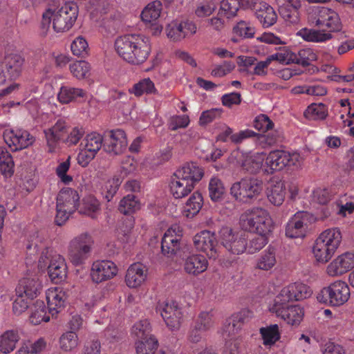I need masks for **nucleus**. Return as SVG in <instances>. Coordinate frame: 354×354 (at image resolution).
Masks as SVG:
<instances>
[{"instance_id":"nucleus-1","label":"nucleus","mask_w":354,"mask_h":354,"mask_svg":"<svg viewBox=\"0 0 354 354\" xmlns=\"http://www.w3.org/2000/svg\"><path fill=\"white\" fill-rule=\"evenodd\" d=\"M114 46L118 55L133 65L143 64L151 51L149 37L142 34H127L118 37Z\"/></svg>"},{"instance_id":"nucleus-2","label":"nucleus","mask_w":354,"mask_h":354,"mask_svg":"<svg viewBox=\"0 0 354 354\" xmlns=\"http://www.w3.org/2000/svg\"><path fill=\"white\" fill-rule=\"evenodd\" d=\"M312 23L316 26L326 27L329 31L326 32L314 28H302L298 32V35L306 41H327L332 38V35L330 32L338 31L341 28L338 14L333 10L326 7L317 9Z\"/></svg>"},{"instance_id":"nucleus-3","label":"nucleus","mask_w":354,"mask_h":354,"mask_svg":"<svg viewBox=\"0 0 354 354\" xmlns=\"http://www.w3.org/2000/svg\"><path fill=\"white\" fill-rule=\"evenodd\" d=\"M204 176L203 169L196 163L186 162L178 168L171 177L169 189L175 198L187 196Z\"/></svg>"},{"instance_id":"nucleus-4","label":"nucleus","mask_w":354,"mask_h":354,"mask_svg":"<svg viewBox=\"0 0 354 354\" xmlns=\"http://www.w3.org/2000/svg\"><path fill=\"white\" fill-rule=\"evenodd\" d=\"M78 6L73 2H67L60 8H48L42 15L43 26L52 24L56 32H64L69 30L78 16Z\"/></svg>"},{"instance_id":"nucleus-5","label":"nucleus","mask_w":354,"mask_h":354,"mask_svg":"<svg viewBox=\"0 0 354 354\" xmlns=\"http://www.w3.org/2000/svg\"><path fill=\"white\" fill-rule=\"evenodd\" d=\"M241 227L257 234H270L274 229L273 220L268 210L254 207L245 211L240 216Z\"/></svg>"},{"instance_id":"nucleus-6","label":"nucleus","mask_w":354,"mask_h":354,"mask_svg":"<svg viewBox=\"0 0 354 354\" xmlns=\"http://www.w3.org/2000/svg\"><path fill=\"white\" fill-rule=\"evenodd\" d=\"M38 267L41 270L48 268L51 281L55 283L65 280L67 276V266L65 259L50 248H45L39 257Z\"/></svg>"},{"instance_id":"nucleus-7","label":"nucleus","mask_w":354,"mask_h":354,"mask_svg":"<svg viewBox=\"0 0 354 354\" xmlns=\"http://www.w3.org/2000/svg\"><path fill=\"white\" fill-rule=\"evenodd\" d=\"M351 297L349 285L343 280H336L322 288L317 295L319 303L334 307L345 304Z\"/></svg>"},{"instance_id":"nucleus-8","label":"nucleus","mask_w":354,"mask_h":354,"mask_svg":"<svg viewBox=\"0 0 354 354\" xmlns=\"http://www.w3.org/2000/svg\"><path fill=\"white\" fill-rule=\"evenodd\" d=\"M93 243L92 236L87 232L74 236L67 247V257L70 262L75 266L84 264L91 253Z\"/></svg>"},{"instance_id":"nucleus-9","label":"nucleus","mask_w":354,"mask_h":354,"mask_svg":"<svg viewBox=\"0 0 354 354\" xmlns=\"http://www.w3.org/2000/svg\"><path fill=\"white\" fill-rule=\"evenodd\" d=\"M80 196L77 191L67 187L60 190L57 196L55 222L64 224L77 209Z\"/></svg>"},{"instance_id":"nucleus-10","label":"nucleus","mask_w":354,"mask_h":354,"mask_svg":"<svg viewBox=\"0 0 354 354\" xmlns=\"http://www.w3.org/2000/svg\"><path fill=\"white\" fill-rule=\"evenodd\" d=\"M263 189L261 180L254 178H243L234 183L230 189L231 195L242 203H248L257 198Z\"/></svg>"},{"instance_id":"nucleus-11","label":"nucleus","mask_w":354,"mask_h":354,"mask_svg":"<svg viewBox=\"0 0 354 354\" xmlns=\"http://www.w3.org/2000/svg\"><path fill=\"white\" fill-rule=\"evenodd\" d=\"M301 157L298 153H290L284 150H273L267 154L266 173L272 174L290 166H298Z\"/></svg>"},{"instance_id":"nucleus-12","label":"nucleus","mask_w":354,"mask_h":354,"mask_svg":"<svg viewBox=\"0 0 354 354\" xmlns=\"http://www.w3.org/2000/svg\"><path fill=\"white\" fill-rule=\"evenodd\" d=\"M102 142L103 138L100 133L92 132L87 134L80 145L77 163L83 167H86L102 148Z\"/></svg>"},{"instance_id":"nucleus-13","label":"nucleus","mask_w":354,"mask_h":354,"mask_svg":"<svg viewBox=\"0 0 354 354\" xmlns=\"http://www.w3.org/2000/svg\"><path fill=\"white\" fill-rule=\"evenodd\" d=\"M25 68V59L20 54L8 55L0 65V84L19 78Z\"/></svg>"},{"instance_id":"nucleus-14","label":"nucleus","mask_w":354,"mask_h":354,"mask_svg":"<svg viewBox=\"0 0 354 354\" xmlns=\"http://www.w3.org/2000/svg\"><path fill=\"white\" fill-rule=\"evenodd\" d=\"M193 243L196 250L204 253L209 259H216L219 254V245L214 232L203 230L193 237Z\"/></svg>"},{"instance_id":"nucleus-15","label":"nucleus","mask_w":354,"mask_h":354,"mask_svg":"<svg viewBox=\"0 0 354 354\" xmlns=\"http://www.w3.org/2000/svg\"><path fill=\"white\" fill-rule=\"evenodd\" d=\"M219 237L221 244L229 252L240 254L246 251V239L243 233L223 227L219 231Z\"/></svg>"},{"instance_id":"nucleus-16","label":"nucleus","mask_w":354,"mask_h":354,"mask_svg":"<svg viewBox=\"0 0 354 354\" xmlns=\"http://www.w3.org/2000/svg\"><path fill=\"white\" fill-rule=\"evenodd\" d=\"M156 311L160 314L167 326L171 330H176L180 328L183 313L176 301H159L156 306Z\"/></svg>"},{"instance_id":"nucleus-17","label":"nucleus","mask_w":354,"mask_h":354,"mask_svg":"<svg viewBox=\"0 0 354 354\" xmlns=\"http://www.w3.org/2000/svg\"><path fill=\"white\" fill-rule=\"evenodd\" d=\"M3 136L7 145L15 151L26 149L35 142L34 137L21 129H6Z\"/></svg>"},{"instance_id":"nucleus-18","label":"nucleus","mask_w":354,"mask_h":354,"mask_svg":"<svg viewBox=\"0 0 354 354\" xmlns=\"http://www.w3.org/2000/svg\"><path fill=\"white\" fill-rule=\"evenodd\" d=\"M354 268V253L346 252L337 256L326 267L325 272L330 277H339Z\"/></svg>"},{"instance_id":"nucleus-19","label":"nucleus","mask_w":354,"mask_h":354,"mask_svg":"<svg viewBox=\"0 0 354 354\" xmlns=\"http://www.w3.org/2000/svg\"><path fill=\"white\" fill-rule=\"evenodd\" d=\"M118 272V267L113 261L97 260L91 265L90 276L94 283H100L113 279Z\"/></svg>"},{"instance_id":"nucleus-20","label":"nucleus","mask_w":354,"mask_h":354,"mask_svg":"<svg viewBox=\"0 0 354 354\" xmlns=\"http://www.w3.org/2000/svg\"><path fill=\"white\" fill-rule=\"evenodd\" d=\"M308 218L307 212H298L295 214L286 225V236L290 239L305 237L308 232Z\"/></svg>"},{"instance_id":"nucleus-21","label":"nucleus","mask_w":354,"mask_h":354,"mask_svg":"<svg viewBox=\"0 0 354 354\" xmlns=\"http://www.w3.org/2000/svg\"><path fill=\"white\" fill-rule=\"evenodd\" d=\"M183 230L180 226L173 225L164 234L162 239L161 249L165 255L171 257L176 254L180 248Z\"/></svg>"},{"instance_id":"nucleus-22","label":"nucleus","mask_w":354,"mask_h":354,"mask_svg":"<svg viewBox=\"0 0 354 354\" xmlns=\"http://www.w3.org/2000/svg\"><path fill=\"white\" fill-rule=\"evenodd\" d=\"M41 283L37 276L32 273H27L19 282L16 288V293L24 295L28 299H33L40 293Z\"/></svg>"},{"instance_id":"nucleus-23","label":"nucleus","mask_w":354,"mask_h":354,"mask_svg":"<svg viewBox=\"0 0 354 354\" xmlns=\"http://www.w3.org/2000/svg\"><path fill=\"white\" fill-rule=\"evenodd\" d=\"M107 136L104 146L108 153L118 155L127 149L128 142L123 130L120 129L111 130L107 133Z\"/></svg>"},{"instance_id":"nucleus-24","label":"nucleus","mask_w":354,"mask_h":354,"mask_svg":"<svg viewBox=\"0 0 354 354\" xmlns=\"http://www.w3.org/2000/svg\"><path fill=\"white\" fill-rule=\"evenodd\" d=\"M48 312L53 316L62 311L66 304L67 296L61 287H52L46 292Z\"/></svg>"},{"instance_id":"nucleus-25","label":"nucleus","mask_w":354,"mask_h":354,"mask_svg":"<svg viewBox=\"0 0 354 354\" xmlns=\"http://www.w3.org/2000/svg\"><path fill=\"white\" fill-rule=\"evenodd\" d=\"M148 276L147 268L140 263L131 264L127 270L125 282L131 288L141 286L147 280Z\"/></svg>"},{"instance_id":"nucleus-26","label":"nucleus","mask_w":354,"mask_h":354,"mask_svg":"<svg viewBox=\"0 0 354 354\" xmlns=\"http://www.w3.org/2000/svg\"><path fill=\"white\" fill-rule=\"evenodd\" d=\"M286 194L285 182L279 178H272L266 188L268 201L274 205L280 206L284 202Z\"/></svg>"},{"instance_id":"nucleus-27","label":"nucleus","mask_w":354,"mask_h":354,"mask_svg":"<svg viewBox=\"0 0 354 354\" xmlns=\"http://www.w3.org/2000/svg\"><path fill=\"white\" fill-rule=\"evenodd\" d=\"M208 266V261L205 256L200 254H192L185 259L183 268L187 274L198 276L205 272Z\"/></svg>"},{"instance_id":"nucleus-28","label":"nucleus","mask_w":354,"mask_h":354,"mask_svg":"<svg viewBox=\"0 0 354 354\" xmlns=\"http://www.w3.org/2000/svg\"><path fill=\"white\" fill-rule=\"evenodd\" d=\"M67 127L68 125L66 120L64 119H59L51 128L44 131L48 151L50 152L55 151L59 140L66 132Z\"/></svg>"},{"instance_id":"nucleus-29","label":"nucleus","mask_w":354,"mask_h":354,"mask_svg":"<svg viewBox=\"0 0 354 354\" xmlns=\"http://www.w3.org/2000/svg\"><path fill=\"white\" fill-rule=\"evenodd\" d=\"M277 317L284 320L288 324L298 325L304 315V308L300 305H291L283 308H278L273 312Z\"/></svg>"},{"instance_id":"nucleus-30","label":"nucleus","mask_w":354,"mask_h":354,"mask_svg":"<svg viewBox=\"0 0 354 354\" xmlns=\"http://www.w3.org/2000/svg\"><path fill=\"white\" fill-rule=\"evenodd\" d=\"M21 339L17 329H7L0 333V353L10 354L17 348Z\"/></svg>"},{"instance_id":"nucleus-31","label":"nucleus","mask_w":354,"mask_h":354,"mask_svg":"<svg viewBox=\"0 0 354 354\" xmlns=\"http://www.w3.org/2000/svg\"><path fill=\"white\" fill-rule=\"evenodd\" d=\"M88 10L93 20L100 23V26H105L107 17H104L109 10L108 0H90Z\"/></svg>"},{"instance_id":"nucleus-32","label":"nucleus","mask_w":354,"mask_h":354,"mask_svg":"<svg viewBox=\"0 0 354 354\" xmlns=\"http://www.w3.org/2000/svg\"><path fill=\"white\" fill-rule=\"evenodd\" d=\"M255 15L263 28L272 26L277 19V13L273 8L264 2H261L256 6Z\"/></svg>"},{"instance_id":"nucleus-33","label":"nucleus","mask_w":354,"mask_h":354,"mask_svg":"<svg viewBox=\"0 0 354 354\" xmlns=\"http://www.w3.org/2000/svg\"><path fill=\"white\" fill-rule=\"evenodd\" d=\"M277 264L276 250L274 248L268 246L257 258L255 268L262 271H270Z\"/></svg>"},{"instance_id":"nucleus-34","label":"nucleus","mask_w":354,"mask_h":354,"mask_svg":"<svg viewBox=\"0 0 354 354\" xmlns=\"http://www.w3.org/2000/svg\"><path fill=\"white\" fill-rule=\"evenodd\" d=\"M86 92L80 88L70 86H62L57 93L58 101L64 104L77 101L79 98H85Z\"/></svg>"},{"instance_id":"nucleus-35","label":"nucleus","mask_w":354,"mask_h":354,"mask_svg":"<svg viewBox=\"0 0 354 354\" xmlns=\"http://www.w3.org/2000/svg\"><path fill=\"white\" fill-rule=\"evenodd\" d=\"M311 252L315 261L319 264L328 263L335 253L317 238L312 246Z\"/></svg>"},{"instance_id":"nucleus-36","label":"nucleus","mask_w":354,"mask_h":354,"mask_svg":"<svg viewBox=\"0 0 354 354\" xmlns=\"http://www.w3.org/2000/svg\"><path fill=\"white\" fill-rule=\"evenodd\" d=\"M317 238L336 252L341 244L342 235L339 227H331L322 232Z\"/></svg>"},{"instance_id":"nucleus-37","label":"nucleus","mask_w":354,"mask_h":354,"mask_svg":"<svg viewBox=\"0 0 354 354\" xmlns=\"http://www.w3.org/2000/svg\"><path fill=\"white\" fill-rule=\"evenodd\" d=\"M255 32V27L250 22L240 21L232 28L231 40L237 43L241 39L253 38Z\"/></svg>"},{"instance_id":"nucleus-38","label":"nucleus","mask_w":354,"mask_h":354,"mask_svg":"<svg viewBox=\"0 0 354 354\" xmlns=\"http://www.w3.org/2000/svg\"><path fill=\"white\" fill-rule=\"evenodd\" d=\"M203 203V199L201 194L198 192H194L183 206L182 214L187 218L194 217L199 212Z\"/></svg>"},{"instance_id":"nucleus-39","label":"nucleus","mask_w":354,"mask_h":354,"mask_svg":"<svg viewBox=\"0 0 354 354\" xmlns=\"http://www.w3.org/2000/svg\"><path fill=\"white\" fill-rule=\"evenodd\" d=\"M79 212L92 218H96L101 212L100 203L93 196H87L82 199L79 206Z\"/></svg>"},{"instance_id":"nucleus-40","label":"nucleus","mask_w":354,"mask_h":354,"mask_svg":"<svg viewBox=\"0 0 354 354\" xmlns=\"http://www.w3.org/2000/svg\"><path fill=\"white\" fill-rule=\"evenodd\" d=\"M266 158L267 153L264 152L252 153L245 159L243 166L246 170L252 173L260 170L266 173Z\"/></svg>"},{"instance_id":"nucleus-41","label":"nucleus","mask_w":354,"mask_h":354,"mask_svg":"<svg viewBox=\"0 0 354 354\" xmlns=\"http://www.w3.org/2000/svg\"><path fill=\"white\" fill-rule=\"evenodd\" d=\"M162 4L160 1H153L149 3L141 13L142 20L147 24H153L160 17Z\"/></svg>"},{"instance_id":"nucleus-42","label":"nucleus","mask_w":354,"mask_h":354,"mask_svg":"<svg viewBox=\"0 0 354 354\" xmlns=\"http://www.w3.org/2000/svg\"><path fill=\"white\" fill-rule=\"evenodd\" d=\"M263 344L265 346L271 347L281 338L279 327L277 324H270L262 327L259 330Z\"/></svg>"},{"instance_id":"nucleus-43","label":"nucleus","mask_w":354,"mask_h":354,"mask_svg":"<svg viewBox=\"0 0 354 354\" xmlns=\"http://www.w3.org/2000/svg\"><path fill=\"white\" fill-rule=\"evenodd\" d=\"M130 93L133 94L136 97H140L142 95L156 94L158 91L154 83L149 77L143 78L129 90Z\"/></svg>"},{"instance_id":"nucleus-44","label":"nucleus","mask_w":354,"mask_h":354,"mask_svg":"<svg viewBox=\"0 0 354 354\" xmlns=\"http://www.w3.org/2000/svg\"><path fill=\"white\" fill-rule=\"evenodd\" d=\"M242 325V316L241 313H236L226 319L221 330V333L225 337H232L241 328Z\"/></svg>"},{"instance_id":"nucleus-45","label":"nucleus","mask_w":354,"mask_h":354,"mask_svg":"<svg viewBox=\"0 0 354 354\" xmlns=\"http://www.w3.org/2000/svg\"><path fill=\"white\" fill-rule=\"evenodd\" d=\"M79 337L74 331L64 333L59 339V348L64 352H72L79 346Z\"/></svg>"},{"instance_id":"nucleus-46","label":"nucleus","mask_w":354,"mask_h":354,"mask_svg":"<svg viewBox=\"0 0 354 354\" xmlns=\"http://www.w3.org/2000/svg\"><path fill=\"white\" fill-rule=\"evenodd\" d=\"M46 346V340L40 337L33 342L22 344L15 354H41Z\"/></svg>"},{"instance_id":"nucleus-47","label":"nucleus","mask_w":354,"mask_h":354,"mask_svg":"<svg viewBox=\"0 0 354 354\" xmlns=\"http://www.w3.org/2000/svg\"><path fill=\"white\" fill-rule=\"evenodd\" d=\"M0 171L5 178H10L15 171V163L11 154L2 147L0 148Z\"/></svg>"},{"instance_id":"nucleus-48","label":"nucleus","mask_w":354,"mask_h":354,"mask_svg":"<svg viewBox=\"0 0 354 354\" xmlns=\"http://www.w3.org/2000/svg\"><path fill=\"white\" fill-rule=\"evenodd\" d=\"M29 320L33 325H38L43 322H47L50 320V316L46 312V308L44 301H37L35 303Z\"/></svg>"},{"instance_id":"nucleus-49","label":"nucleus","mask_w":354,"mask_h":354,"mask_svg":"<svg viewBox=\"0 0 354 354\" xmlns=\"http://www.w3.org/2000/svg\"><path fill=\"white\" fill-rule=\"evenodd\" d=\"M208 191L211 200L216 202L223 198L225 187L223 181L218 176H214L209 180Z\"/></svg>"},{"instance_id":"nucleus-50","label":"nucleus","mask_w":354,"mask_h":354,"mask_svg":"<svg viewBox=\"0 0 354 354\" xmlns=\"http://www.w3.org/2000/svg\"><path fill=\"white\" fill-rule=\"evenodd\" d=\"M291 291L288 285L283 287L279 293L276 295L272 305L270 306V311L273 313L278 308H283L286 306V304L292 301Z\"/></svg>"},{"instance_id":"nucleus-51","label":"nucleus","mask_w":354,"mask_h":354,"mask_svg":"<svg viewBox=\"0 0 354 354\" xmlns=\"http://www.w3.org/2000/svg\"><path fill=\"white\" fill-rule=\"evenodd\" d=\"M291 291L293 301H299L309 298L312 294V289L306 284L301 282H295L288 284Z\"/></svg>"},{"instance_id":"nucleus-52","label":"nucleus","mask_w":354,"mask_h":354,"mask_svg":"<svg viewBox=\"0 0 354 354\" xmlns=\"http://www.w3.org/2000/svg\"><path fill=\"white\" fill-rule=\"evenodd\" d=\"M150 333L151 326L147 319L136 322L131 329V335L136 338V341H145L149 336H154Z\"/></svg>"},{"instance_id":"nucleus-53","label":"nucleus","mask_w":354,"mask_h":354,"mask_svg":"<svg viewBox=\"0 0 354 354\" xmlns=\"http://www.w3.org/2000/svg\"><path fill=\"white\" fill-rule=\"evenodd\" d=\"M158 346V341L155 336H149L145 341L136 342L137 354H155Z\"/></svg>"},{"instance_id":"nucleus-54","label":"nucleus","mask_w":354,"mask_h":354,"mask_svg":"<svg viewBox=\"0 0 354 354\" xmlns=\"http://www.w3.org/2000/svg\"><path fill=\"white\" fill-rule=\"evenodd\" d=\"M122 181V178L114 176L104 183L102 187V194L108 201H110L116 194Z\"/></svg>"},{"instance_id":"nucleus-55","label":"nucleus","mask_w":354,"mask_h":354,"mask_svg":"<svg viewBox=\"0 0 354 354\" xmlns=\"http://www.w3.org/2000/svg\"><path fill=\"white\" fill-rule=\"evenodd\" d=\"M140 203L133 194H128L120 202L118 209L124 214H131L140 209Z\"/></svg>"},{"instance_id":"nucleus-56","label":"nucleus","mask_w":354,"mask_h":354,"mask_svg":"<svg viewBox=\"0 0 354 354\" xmlns=\"http://www.w3.org/2000/svg\"><path fill=\"white\" fill-rule=\"evenodd\" d=\"M304 115L309 120H323L327 115V108L322 103L312 104L308 106Z\"/></svg>"},{"instance_id":"nucleus-57","label":"nucleus","mask_w":354,"mask_h":354,"mask_svg":"<svg viewBox=\"0 0 354 354\" xmlns=\"http://www.w3.org/2000/svg\"><path fill=\"white\" fill-rule=\"evenodd\" d=\"M167 37L173 41H179L185 39L182 26L178 21H172L165 28Z\"/></svg>"},{"instance_id":"nucleus-58","label":"nucleus","mask_w":354,"mask_h":354,"mask_svg":"<svg viewBox=\"0 0 354 354\" xmlns=\"http://www.w3.org/2000/svg\"><path fill=\"white\" fill-rule=\"evenodd\" d=\"M71 50L74 55L84 57L88 53V44L83 36H78L72 41Z\"/></svg>"},{"instance_id":"nucleus-59","label":"nucleus","mask_w":354,"mask_h":354,"mask_svg":"<svg viewBox=\"0 0 354 354\" xmlns=\"http://www.w3.org/2000/svg\"><path fill=\"white\" fill-rule=\"evenodd\" d=\"M90 69V64L85 61H77L70 64L71 73L78 80L86 78Z\"/></svg>"},{"instance_id":"nucleus-60","label":"nucleus","mask_w":354,"mask_h":354,"mask_svg":"<svg viewBox=\"0 0 354 354\" xmlns=\"http://www.w3.org/2000/svg\"><path fill=\"white\" fill-rule=\"evenodd\" d=\"M333 193L328 188L317 187L313 191L311 201L313 203L326 205L333 198Z\"/></svg>"},{"instance_id":"nucleus-61","label":"nucleus","mask_w":354,"mask_h":354,"mask_svg":"<svg viewBox=\"0 0 354 354\" xmlns=\"http://www.w3.org/2000/svg\"><path fill=\"white\" fill-rule=\"evenodd\" d=\"M316 59L317 55L314 50L309 48H304L300 49L297 55L295 54V62L303 66H307Z\"/></svg>"},{"instance_id":"nucleus-62","label":"nucleus","mask_w":354,"mask_h":354,"mask_svg":"<svg viewBox=\"0 0 354 354\" xmlns=\"http://www.w3.org/2000/svg\"><path fill=\"white\" fill-rule=\"evenodd\" d=\"M269 234H259V236L250 239L249 243L246 242V250L249 254H254L261 250L268 242Z\"/></svg>"},{"instance_id":"nucleus-63","label":"nucleus","mask_w":354,"mask_h":354,"mask_svg":"<svg viewBox=\"0 0 354 354\" xmlns=\"http://www.w3.org/2000/svg\"><path fill=\"white\" fill-rule=\"evenodd\" d=\"M268 58L270 59L271 62L272 61H277L281 64H288L295 62V54L288 49L283 48L269 55Z\"/></svg>"},{"instance_id":"nucleus-64","label":"nucleus","mask_w":354,"mask_h":354,"mask_svg":"<svg viewBox=\"0 0 354 354\" xmlns=\"http://www.w3.org/2000/svg\"><path fill=\"white\" fill-rule=\"evenodd\" d=\"M31 300L24 295L16 293V298L12 303V308L13 314L19 316L25 313L28 308Z\"/></svg>"}]
</instances>
